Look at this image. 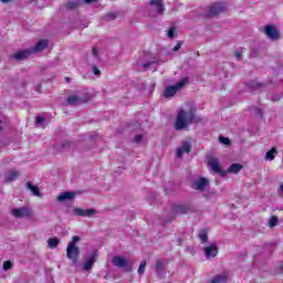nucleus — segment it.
<instances>
[{
    "label": "nucleus",
    "mask_w": 283,
    "mask_h": 283,
    "mask_svg": "<svg viewBox=\"0 0 283 283\" xmlns=\"http://www.w3.org/2000/svg\"><path fill=\"white\" fill-rule=\"evenodd\" d=\"M66 83H70L71 78L70 77H65Z\"/></svg>",
    "instance_id": "46"
},
{
    "label": "nucleus",
    "mask_w": 283,
    "mask_h": 283,
    "mask_svg": "<svg viewBox=\"0 0 283 283\" xmlns=\"http://www.w3.org/2000/svg\"><path fill=\"white\" fill-rule=\"evenodd\" d=\"M174 211L178 216H185V214L189 213V206H176L174 208Z\"/></svg>",
    "instance_id": "20"
},
{
    "label": "nucleus",
    "mask_w": 283,
    "mask_h": 283,
    "mask_svg": "<svg viewBox=\"0 0 283 283\" xmlns=\"http://www.w3.org/2000/svg\"><path fill=\"white\" fill-rule=\"evenodd\" d=\"M234 56H235V59H241V57H242V53L235 52V53H234Z\"/></svg>",
    "instance_id": "39"
},
{
    "label": "nucleus",
    "mask_w": 283,
    "mask_h": 283,
    "mask_svg": "<svg viewBox=\"0 0 283 283\" xmlns=\"http://www.w3.org/2000/svg\"><path fill=\"white\" fill-rule=\"evenodd\" d=\"M198 238L201 241L202 244L206 242H209V231L207 229H201L200 232L198 233Z\"/></svg>",
    "instance_id": "21"
},
{
    "label": "nucleus",
    "mask_w": 283,
    "mask_h": 283,
    "mask_svg": "<svg viewBox=\"0 0 283 283\" xmlns=\"http://www.w3.org/2000/svg\"><path fill=\"white\" fill-rule=\"evenodd\" d=\"M93 74H95V76H101V70H98L96 66H93Z\"/></svg>",
    "instance_id": "38"
},
{
    "label": "nucleus",
    "mask_w": 283,
    "mask_h": 283,
    "mask_svg": "<svg viewBox=\"0 0 283 283\" xmlns=\"http://www.w3.org/2000/svg\"><path fill=\"white\" fill-rule=\"evenodd\" d=\"M182 48V41L178 42L175 46H174V52H178V50H180Z\"/></svg>",
    "instance_id": "37"
},
{
    "label": "nucleus",
    "mask_w": 283,
    "mask_h": 283,
    "mask_svg": "<svg viewBox=\"0 0 283 283\" xmlns=\"http://www.w3.org/2000/svg\"><path fill=\"white\" fill-rule=\"evenodd\" d=\"M27 189H29L30 192L33 193V196H41V190H39V187L34 186L32 182H27Z\"/></svg>",
    "instance_id": "22"
},
{
    "label": "nucleus",
    "mask_w": 283,
    "mask_h": 283,
    "mask_svg": "<svg viewBox=\"0 0 283 283\" xmlns=\"http://www.w3.org/2000/svg\"><path fill=\"white\" fill-rule=\"evenodd\" d=\"M210 196H213V192H210V193H208V195H207V193H203V197H205V198H209Z\"/></svg>",
    "instance_id": "42"
},
{
    "label": "nucleus",
    "mask_w": 283,
    "mask_h": 283,
    "mask_svg": "<svg viewBox=\"0 0 283 283\" xmlns=\"http://www.w3.org/2000/svg\"><path fill=\"white\" fill-rule=\"evenodd\" d=\"M282 191L283 193V184L280 185L279 192Z\"/></svg>",
    "instance_id": "45"
},
{
    "label": "nucleus",
    "mask_w": 283,
    "mask_h": 283,
    "mask_svg": "<svg viewBox=\"0 0 283 283\" xmlns=\"http://www.w3.org/2000/svg\"><path fill=\"white\" fill-rule=\"evenodd\" d=\"M208 165L214 171V174H220V176H227V171L222 170V167H220V161H218L217 158H209Z\"/></svg>",
    "instance_id": "6"
},
{
    "label": "nucleus",
    "mask_w": 283,
    "mask_h": 283,
    "mask_svg": "<svg viewBox=\"0 0 283 283\" xmlns=\"http://www.w3.org/2000/svg\"><path fill=\"white\" fill-rule=\"evenodd\" d=\"M242 165L241 164H232L229 168L228 171L230 174H240L242 171Z\"/></svg>",
    "instance_id": "23"
},
{
    "label": "nucleus",
    "mask_w": 283,
    "mask_h": 283,
    "mask_svg": "<svg viewBox=\"0 0 283 283\" xmlns=\"http://www.w3.org/2000/svg\"><path fill=\"white\" fill-rule=\"evenodd\" d=\"M41 123H45V118L43 116H36L35 117V124L41 125Z\"/></svg>",
    "instance_id": "33"
},
{
    "label": "nucleus",
    "mask_w": 283,
    "mask_h": 283,
    "mask_svg": "<svg viewBox=\"0 0 283 283\" xmlns=\"http://www.w3.org/2000/svg\"><path fill=\"white\" fill-rule=\"evenodd\" d=\"M77 242H81V237L74 235L66 247V256L72 260L74 265L78 264V254L81 253V250L76 247Z\"/></svg>",
    "instance_id": "2"
},
{
    "label": "nucleus",
    "mask_w": 283,
    "mask_h": 283,
    "mask_svg": "<svg viewBox=\"0 0 283 283\" xmlns=\"http://www.w3.org/2000/svg\"><path fill=\"white\" fill-rule=\"evenodd\" d=\"M32 53V49H25V50H22V51H19L17 52L14 55H13V59L15 61H25V59H28L29 56H31Z\"/></svg>",
    "instance_id": "14"
},
{
    "label": "nucleus",
    "mask_w": 283,
    "mask_h": 283,
    "mask_svg": "<svg viewBox=\"0 0 283 283\" xmlns=\"http://www.w3.org/2000/svg\"><path fill=\"white\" fill-rule=\"evenodd\" d=\"M67 103L70 105H83V103H85V99H83V98H81V97H78L76 95H71L67 98Z\"/></svg>",
    "instance_id": "18"
},
{
    "label": "nucleus",
    "mask_w": 283,
    "mask_h": 283,
    "mask_svg": "<svg viewBox=\"0 0 283 283\" xmlns=\"http://www.w3.org/2000/svg\"><path fill=\"white\" fill-rule=\"evenodd\" d=\"M187 83H189V78L188 77H184L177 84L171 85V86H167L165 92H164L165 98H171V96H176V94H178L179 90H182V87H185V85Z\"/></svg>",
    "instance_id": "3"
},
{
    "label": "nucleus",
    "mask_w": 283,
    "mask_h": 283,
    "mask_svg": "<svg viewBox=\"0 0 283 283\" xmlns=\"http://www.w3.org/2000/svg\"><path fill=\"white\" fill-rule=\"evenodd\" d=\"M203 253L207 260H211V258H216V255H218V245L216 243H211L210 245L203 249Z\"/></svg>",
    "instance_id": "10"
},
{
    "label": "nucleus",
    "mask_w": 283,
    "mask_h": 283,
    "mask_svg": "<svg viewBox=\"0 0 283 283\" xmlns=\"http://www.w3.org/2000/svg\"><path fill=\"white\" fill-rule=\"evenodd\" d=\"M193 120H196V109H180L177 113L175 129H177V132L187 129V127H189Z\"/></svg>",
    "instance_id": "1"
},
{
    "label": "nucleus",
    "mask_w": 283,
    "mask_h": 283,
    "mask_svg": "<svg viewBox=\"0 0 283 283\" xmlns=\"http://www.w3.org/2000/svg\"><path fill=\"white\" fill-rule=\"evenodd\" d=\"M112 262L117 269H128L129 268V261H127V258H125L123 255L113 256Z\"/></svg>",
    "instance_id": "7"
},
{
    "label": "nucleus",
    "mask_w": 283,
    "mask_h": 283,
    "mask_svg": "<svg viewBox=\"0 0 283 283\" xmlns=\"http://www.w3.org/2000/svg\"><path fill=\"white\" fill-rule=\"evenodd\" d=\"M10 163V159L6 160L4 164Z\"/></svg>",
    "instance_id": "47"
},
{
    "label": "nucleus",
    "mask_w": 283,
    "mask_h": 283,
    "mask_svg": "<svg viewBox=\"0 0 283 283\" xmlns=\"http://www.w3.org/2000/svg\"><path fill=\"white\" fill-rule=\"evenodd\" d=\"M207 187H209V179L205 177H199L192 182V189H195V191H205Z\"/></svg>",
    "instance_id": "5"
},
{
    "label": "nucleus",
    "mask_w": 283,
    "mask_h": 283,
    "mask_svg": "<svg viewBox=\"0 0 283 283\" xmlns=\"http://www.w3.org/2000/svg\"><path fill=\"white\" fill-rule=\"evenodd\" d=\"M114 19H116L115 13H108L104 17V21H114Z\"/></svg>",
    "instance_id": "31"
},
{
    "label": "nucleus",
    "mask_w": 283,
    "mask_h": 283,
    "mask_svg": "<svg viewBox=\"0 0 283 283\" xmlns=\"http://www.w3.org/2000/svg\"><path fill=\"white\" fill-rule=\"evenodd\" d=\"M92 52H93V56H98V52L96 51V49H95V48L93 49V51H92Z\"/></svg>",
    "instance_id": "41"
},
{
    "label": "nucleus",
    "mask_w": 283,
    "mask_h": 283,
    "mask_svg": "<svg viewBox=\"0 0 283 283\" xmlns=\"http://www.w3.org/2000/svg\"><path fill=\"white\" fill-rule=\"evenodd\" d=\"M78 6V2H69L66 4V8H69L70 10H74V8H76Z\"/></svg>",
    "instance_id": "34"
},
{
    "label": "nucleus",
    "mask_w": 283,
    "mask_h": 283,
    "mask_svg": "<svg viewBox=\"0 0 283 283\" xmlns=\"http://www.w3.org/2000/svg\"><path fill=\"white\" fill-rule=\"evenodd\" d=\"M20 174L17 170H8L4 175V185H9V182H14L19 178Z\"/></svg>",
    "instance_id": "15"
},
{
    "label": "nucleus",
    "mask_w": 283,
    "mask_h": 283,
    "mask_svg": "<svg viewBox=\"0 0 283 283\" xmlns=\"http://www.w3.org/2000/svg\"><path fill=\"white\" fill-rule=\"evenodd\" d=\"M73 212L75 216H80L82 218H92V216H96V209L91 208V209H81V208H74Z\"/></svg>",
    "instance_id": "8"
},
{
    "label": "nucleus",
    "mask_w": 283,
    "mask_h": 283,
    "mask_svg": "<svg viewBox=\"0 0 283 283\" xmlns=\"http://www.w3.org/2000/svg\"><path fill=\"white\" fill-rule=\"evenodd\" d=\"M155 271L157 275H160L165 271V263L163 260H158L155 264Z\"/></svg>",
    "instance_id": "24"
},
{
    "label": "nucleus",
    "mask_w": 283,
    "mask_h": 283,
    "mask_svg": "<svg viewBox=\"0 0 283 283\" xmlns=\"http://www.w3.org/2000/svg\"><path fill=\"white\" fill-rule=\"evenodd\" d=\"M279 219L277 217L273 216L269 219V227L273 229V227H277Z\"/></svg>",
    "instance_id": "27"
},
{
    "label": "nucleus",
    "mask_w": 283,
    "mask_h": 283,
    "mask_svg": "<svg viewBox=\"0 0 283 283\" xmlns=\"http://www.w3.org/2000/svg\"><path fill=\"white\" fill-rule=\"evenodd\" d=\"M154 63H156V60H151V61H148L147 63L142 64V67L144 70H149V67H151V65H154Z\"/></svg>",
    "instance_id": "30"
},
{
    "label": "nucleus",
    "mask_w": 283,
    "mask_h": 283,
    "mask_svg": "<svg viewBox=\"0 0 283 283\" xmlns=\"http://www.w3.org/2000/svg\"><path fill=\"white\" fill-rule=\"evenodd\" d=\"M96 0H85V3H94Z\"/></svg>",
    "instance_id": "44"
},
{
    "label": "nucleus",
    "mask_w": 283,
    "mask_h": 283,
    "mask_svg": "<svg viewBox=\"0 0 283 283\" xmlns=\"http://www.w3.org/2000/svg\"><path fill=\"white\" fill-rule=\"evenodd\" d=\"M164 0H150V6H155L157 10V14H163L165 12V7H163Z\"/></svg>",
    "instance_id": "19"
},
{
    "label": "nucleus",
    "mask_w": 283,
    "mask_h": 283,
    "mask_svg": "<svg viewBox=\"0 0 283 283\" xmlns=\"http://www.w3.org/2000/svg\"><path fill=\"white\" fill-rule=\"evenodd\" d=\"M191 151V144L188 142H184L181 147L177 148L176 156L177 158H182L185 154H189Z\"/></svg>",
    "instance_id": "13"
},
{
    "label": "nucleus",
    "mask_w": 283,
    "mask_h": 283,
    "mask_svg": "<svg viewBox=\"0 0 283 283\" xmlns=\"http://www.w3.org/2000/svg\"><path fill=\"white\" fill-rule=\"evenodd\" d=\"M219 143H221L222 145H231V140L224 136L219 137Z\"/></svg>",
    "instance_id": "29"
},
{
    "label": "nucleus",
    "mask_w": 283,
    "mask_h": 283,
    "mask_svg": "<svg viewBox=\"0 0 283 283\" xmlns=\"http://www.w3.org/2000/svg\"><path fill=\"white\" fill-rule=\"evenodd\" d=\"M45 48H48V40H40L33 48H31V51L33 54H36L43 52Z\"/></svg>",
    "instance_id": "16"
},
{
    "label": "nucleus",
    "mask_w": 283,
    "mask_h": 283,
    "mask_svg": "<svg viewBox=\"0 0 283 283\" xmlns=\"http://www.w3.org/2000/svg\"><path fill=\"white\" fill-rule=\"evenodd\" d=\"M134 142L137 143V145H139V143L143 142V135H136V136L134 137Z\"/></svg>",
    "instance_id": "35"
},
{
    "label": "nucleus",
    "mask_w": 283,
    "mask_h": 283,
    "mask_svg": "<svg viewBox=\"0 0 283 283\" xmlns=\"http://www.w3.org/2000/svg\"><path fill=\"white\" fill-rule=\"evenodd\" d=\"M1 3H10L12 0H0Z\"/></svg>",
    "instance_id": "43"
},
{
    "label": "nucleus",
    "mask_w": 283,
    "mask_h": 283,
    "mask_svg": "<svg viewBox=\"0 0 283 283\" xmlns=\"http://www.w3.org/2000/svg\"><path fill=\"white\" fill-rule=\"evenodd\" d=\"M10 269H12V262L6 261V262L3 263V270H4V271H10Z\"/></svg>",
    "instance_id": "32"
},
{
    "label": "nucleus",
    "mask_w": 283,
    "mask_h": 283,
    "mask_svg": "<svg viewBox=\"0 0 283 283\" xmlns=\"http://www.w3.org/2000/svg\"><path fill=\"white\" fill-rule=\"evenodd\" d=\"M175 32H176V31L174 30V28H170V29L168 30V34H167L168 39H174Z\"/></svg>",
    "instance_id": "36"
},
{
    "label": "nucleus",
    "mask_w": 283,
    "mask_h": 283,
    "mask_svg": "<svg viewBox=\"0 0 283 283\" xmlns=\"http://www.w3.org/2000/svg\"><path fill=\"white\" fill-rule=\"evenodd\" d=\"M223 10H224V6H222V3H214L210 6L208 11V17H216L218 14H221Z\"/></svg>",
    "instance_id": "12"
},
{
    "label": "nucleus",
    "mask_w": 283,
    "mask_h": 283,
    "mask_svg": "<svg viewBox=\"0 0 283 283\" xmlns=\"http://www.w3.org/2000/svg\"><path fill=\"white\" fill-rule=\"evenodd\" d=\"M264 34L268 36V39H271L272 41H277V39H280V33L277 32V29H275V27L271 24L265 27Z\"/></svg>",
    "instance_id": "9"
},
{
    "label": "nucleus",
    "mask_w": 283,
    "mask_h": 283,
    "mask_svg": "<svg viewBox=\"0 0 283 283\" xmlns=\"http://www.w3.org/2000/svg\"><path fill=\"white\" fill-rule=\"evenodd\" d=\"M274 154H277V149L272 148L271 150H269L265 154V160H275V155Z\"/></svg>",
    "instance_id": "26"
},
{
    "label": "nucleus",
    "mask_w": 283,
    "mask_h": 283,
    "mask_svg": "<svg viewBox=\"0 0 283 283\" xmlns=\"http://www.w3.org/2000/svg\"><path fill=\"white\" fill-rule=\"evenodd\" d=\"M147 266V261H143L140 264H139V268H138V275H143L145 273V268Z\"/></svg>",
    "instance_id": "28"
},
{
    "label": "nucleus",
    "mask_w": 283,
    "mask_h": 283,
    "mask_svg": "<svg viewBox=\"0 0 283 283\" xmlns=\"http://www.w3.org/2000/svg\"><path fill=\"white\" fill-rule=\"evenodd\" d=\"M76 196V192L72 191H65L60 193V196L56 198L57 202H65L67 200H72Z\"/></svg>",
    "instance_id": "17"
},
{
    "label": "nucleus",
    "mask_w": 283,
    "mask_h": 283,
    "mask_svg": "<svg viewBox=\"0 0 283 283\" xmlns=\"http://www.w3.org/2000/svg\"><path fill=\"white\" fill-rule=\"evenodd\" d=\"M48 247H49V249H56L59 247V239L57 238L49 239Z\"/></svg>",
    "instance_id": "25"
},
{
    "label": "nucleus",
    "mask_w": 283,
    "mask_h": 283,
    "mask_svg": "<svg viewBox=\"0 0 283 283\" xmlns=\"http://www.w3.org/2000/svg\"><path fill=\"white\" fill-rule=\"evenodd\" d=\"M3 125H4L3 120L0 119V133L3 130Z\"/></svg>",
    "instance_id": "40"
},
{
    "label": "nucleus",
    "mask_w": 283,
    "mask_h": 283,
    "mask_svg": "<svg viewBox=\"0 0 283 283\" xmlns=\"http://www.w3.org/2000/svg\"><path fill=\"white\" fill-rule=\"evenodd\" d=\"M11 213L13 218H32V209L28 207L13 208Z\"/></svg>",
    "instance_id": "4"
},
{
    "label": "nucleus",
    "mask_w": 283,
    "mask_h": 283,
    "mask_svg": "<svg viewBox=\"0 0 283 283\" xmlns=\"http://www.w3.org/2000/svg\"><path fill=\"white\" fill-rule=\"evenodd\" d=\"M96 255L98 254H96V252H93L88 256L84 258V264H83L84 271H92V268L94 266V262H96Z\"/></svg>",
    "instance_id": "11"
}]
</instances>
